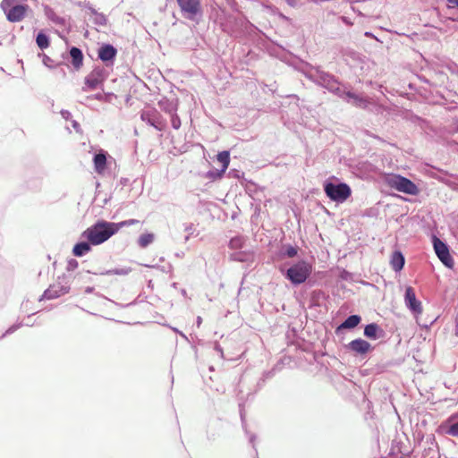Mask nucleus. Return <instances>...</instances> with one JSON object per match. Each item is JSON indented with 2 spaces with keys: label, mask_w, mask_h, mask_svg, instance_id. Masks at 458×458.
<instances>
[{
  "label": "nucleus",
  "mask_w": 458,
  "mask_h": 458,
  "mask_svg": "<svg viewBox=\"0 0 458 458\" xmlns=\"http://www.w3.org/2000/svg\"><path fill=\"white\" fill-rule=\"evenodd\" d=\"M363 335L370 340H378L385 335V331L377 323H369L365 326Z\"/></svg>",
  "instance_id": "16"
},
{
  "label": "nucleus",
  "mask_w": 458,
  "mask_h": 458,
  "mask_svg": "<svg viewBox=\"0 0 458 458\" xmlns=\"http://www.w3.org/2000/svg\"><path fill=\"white\" fill-rule=\"evenodd\" d=\"M191 227H192V225H191H191H186V227H185V231H190V230H191Z\"/></svg>",
  "instance_id": "53"
},
{
  "label": "nucleus",
  "mask_w": 458,
  "mask_h": 458,
  "mask_svg": "<svg viewBox=\"0 0 458 458\" xmlns=\"http://www.w3.org/2000/svg\"><path fill=\"white\" fill-rule=\"evenodd\" d=\"M158 106L162 111L168 114H174L177 112L178 104L177 101H171L167 98H163L158 102Z\"/></svg>",
  "instance_id": "22"
},
{
  "label": "nucleus",
  "mask_w": 458,
  "mask_h": 458,
  "mask_svg": "<svg viewBox=\"0 0 458 458\" xmlns=\"http://www.w3.org/2000/svg\"><path fill=\"white\" fill-rule=\"evenodd\" d=\"M154 239L155 235L152 233H142L138 239V245L143 249L147 248L154 242Z\"/></svg>",
  "instance_id": "25"
},
{
  "label": "nucleus",
  "mask_w": 458,
  "mask_h": 458,
  "mask_svg": "<svg viewBox=\"0 0 458 458\" xmlns=\"http://www.w3.org/2000/svg\"><path fill=\"white\" fill-rule=\"evenodd\" d=\"M365 35H366V36H370V35H371V33H370V32H366V33H365Z\"/></svg>",
  "instance_id": "57"
},
{
  "label": "nucleus",
  "mask_w": 458,
  "mask_h": 458,
  "mask_svg": "<svg viewBox=\"0 0 458 458\" xmlns=\"http://www.w3.org/2000/svg\"><path fill=\"white\" fill-rule=\"evenodd\" d=\"M450 4H452V7H458V0H447Z\"/></svg>",
  "instance_id": "47"
},
{
  "label": "nucleus",
  "mask_w": 458,
  "mask_h": 458,
  "mask_svg": "<svg viewBox=\"0 0 458 458\" xmlns=\"http://www.w3.org/2000/svg\"><path fill=\"white\" fill-rule=\"evenodd\" d=\"M456 130L458 131V120H457V123H456Z\"/></svg>",
  "instance_id": "61"
},
{
  "label": "nucleus",
  "mask_w": 458,
  "mask_h": 458,
  "mask_svg": "<svg viewBox=\"0 0 458 458\" xmlns=\"http://www.w3.org/2000/svg\"><path fill=\"white\" fill-rule=\"evenodd\" d=\"M298 249L291 244L284 245L281 250V255L287 258H293L297 255Z\"/></svg>",
  "instance_id": "28"
},
{
  "label": "nucleus",
  "mask_w": 458,
  "mask_h": 458,
  "mask_svg": "<svg viewBox=\"0 0 458 458\" xmlns=\"http://www.w3.org/2000/svg\"><path fill=\"white\" fill-rule=\"evenodd\" d=\"M445 433L449 436L458 437V419L450 423L445 429Z\"/></svg>",
  "instance_id": "34"
},
{
  "label": "nucleus",
  "mask_w": 458,
  "mask_h": 458,
  "mask_svg": "<svg viewBox=\"0 0 458 458\" xmlns=\"http://www.w3.org/2000/svg\"><path fill=\"white\" fill-rule=\"evenodd\" d=\"M127 182H128V179H126V178H121V180H120V183H121L122 185H126V184H127Z\"/></svg>",
  "instance_id": "52"
},
{
  "label": "nucleus",
  "mask_w": 458,
  "mask_h": 458,
  "mask_svg": "<svg viewBox=\"0 0 458 458\" xmlns=\"http://www.w3.org/2000/svg\"><path fill=\"white\" fill-rule=\"evenodd\" d=\"M196 323H197V327H199L202 323V318L201 317H197V319H196Z\"/></svg>",
  "instance_id": "51"
},
{
  "label": "nucleus",
  "mask_w": 458,
  "mask_h": 458,
  "mask_svg": "<svg viewBox=\"0 0 458 458\" xmlns=\"http://www.w3.org/2000/svg\"><path fill=\"white\" fill-rule=\"evenodd\" d=\"M339 98L352 105L353 106L361 109H367L370 104L368 98L355 94L354 92L349 90L347 86L344 87V94H341Z\"/></svg>",
  "instance_id": "11"
},
{
  "label": "nucleus",
  "mask_w": 458,
  "mask_h": 458,
  "mask_svg": "<svg viewBox=\"0 0 458 458\" xmlns=\"http://www.w3.org/2000/svg\"><path fill=\"white\" fill-rule=\"evenodd\" d=\"M346 349L355 355L364 356L370 352L373 347L368 341L362 338H357L351 341L346 345Z\"/></svg>",
  "instance_id": "13"
},
{
  "label": "nucleus",
  "mask_w": 458,
  "mask_h": 458,
  "mask_svg": "<svg viewBox=\"0 0 458 458\" xmlns=\"http://www.w3.org/2000/svg\"><path fill=\"white\" fill-rule=\"evenodd\" d=\"M216 159L222 165L221 169L226 171L230 164V152L228 150H223L219 152L216 156Z\"/></svg>",
  "instance_id": "26"
},
{
  "label": "nucleus",
  "mask_w": 458,
  "mask_h": 458,
  "mask_svg": "<svg viewBox=\"0 0 458 458\" xmlns=\"http://www.w3.org/2000/svg\"><path fill=\"white\" fill-rule=\"evenodd\" d=\"M390 264L394 271L400 272L405 264L403 254L400 250H394L392 254Z\"/></svg>",
  "instance_id": "21"
},
{
  "label": "nucleus",
  "mask_w": 458,
  "mask_h": 458,
  "mask_svg": "<svg viewBox=\"0 0 458 458\" xmlns=\"http://www.w3.org/2000/svg\"><path fill=\"white\" fill-rule=\"evenodd\" d=\"M42 56H43L42 62H43L44 65H46L47 67H48L50 69H53L54 67H55V65H54V61L52 58H50L48 55H47L45 54H43Z\"/></svg>",
  "instance_id": "39"
},
{
  "label": "nucleus",
  "mask_w": 458,
  "mask_h": 458,
  "mask_svg": "<svg viewBox=\"0 0 458 458\" xmlns=\"http://www.w3.org/2000/svg\"><path fill=\"white\" fill-rule=\"evenodd\" d=\"M240 416H241V420H242V428L245 430V432L248 434V431H247V428H246V422H245L243 409H242V404H240Z\"/></svg>",
  "instance_id": "42"
},
{
  "label": "nucleus",
  "mask_w": 458,
  "mask_h": 458,
  "mask_svg": "<svg viewBox=\"0 0 458 458\" xmlns=\"http://www.w3.org/2000/svg\"><path fill=\"white\" fill-rule=\"evenodd\" d=\"M69 55L71 58L72 65L75 70L81 69V67L83 65V53L81 48L77 47H72L69 49Z\"/></svg>",
  "instance_id": "19"
},
{
  "label": "nucleus",
  "mask_w": 458,
  "mask_h": 458,
  "mask_svg": "<svg viewBox=\"0 0 458 458\" xmlns=\"http://www.w3.org/2000/svg\"><path fill=\"white\" fill-rule=\"evenodd\" d=\"M35 40L41 50L47 49L50 46V38L43 30L38 32Z\"/></svg>",
  "instance_id": "23"
},
{
  "label": "nucleus",
  "mask_w": 458,
  "mask_h": 458,
  "mask_svg": "<svg viewBox=\"0 0 458 458\" xmlns=\"http://www.w3.org/2000/svg\"><path fill=\"white\" fill-rule=\"evenodd\" d=\"M140 221L137 219H128L119 223H114V225H116V227L114 226L115 233H117L123 227L138 225Z\"/></svg>",
  "instance_id": "31"
},
{
  "label": "nucleus",
  "mask_w": 458,
  "mask_h": 458,
  "mask_svg": "<svg viewBox=\"0 0 458 458\" xmlns=\"http://www.w3.org/2000/svg\"><path fill=\"white\" fill-rule=\"evenodd\" d=\"M181 293H182V294L183 296H185V295H186V290H185V289H182Z\"/></svg>",
  "instance_id": "55"
},
{
  "label": "nucleus",
  "mask_w": 458,
  "mask_h": 458,
  "mask_svg": "<svg viewBox=\"0 0 458 458\" xmlns=\"http://www.w3.org/2000/svg\"><path fill=\"white\" fill-rule=\"evenodd\" d=\"M114 226V222L97 220L82 232L81 238L89 241L93 246L100 245L116 233Z\"/></svg>",
  "instance_id": "1"
},
{
  "label": "nucleus",
  "mask_w": 458,
  "mask_h": 458,
  "mask_svg": "<svg viewBox=\"0 0 458 458\" xmlns=\"http://www.w3.org/2000/svg\"><path fill=\"white\" fill-rule=\"evenodd\" d=\"M64 280V276H63L62 278L58 277V282L54 284H51L47 290H45L43 294L40 296L39 301L56 299L69 293L70 285L67 284V283L63 284Z\"/></svg>",
  "instance_id": "9"
},
{
  "label": "nucleus",
  "mask_w": 458,
  "mask_h": 458,
  "mask_svg": "<svg viewBox=\"0 0 458 458\" xmlns=\"http://www.w3.org/2000/svg\"><path fill=\"white\" fill-rule=\"evenodd\" d=\"M131 271L130 268H115V269H109L106 270L104 272H100V275H119V276H125Z\"/></svg>",
  "instance_id": "32"
},
{
  "label": "nucleus",
  "mask_w": 458,
  "mask_h": 458,
  "mask_svg": "<svg viewBox=\"0 0 458 458\" xmlns=\"http://www.w3.org/2000/svg\"><path fill=\"white\" fill-rule=\"evenodd\" d=\"M117 55V49L109 43L102 44L98 50V57L106 65L113 64Z\"/></svg>",
  "instance_id": "14"
},
{
  "label": "nucleus",
  "mask_w": 458,
  "mask_h": 458,
  "mask_svg": "<svg viewBox=\"0 0 458 458\" xmlns=\"http://www.w3.org/2000/svg\"><path fill=\"white\" fill-rule=\"evenodd\" d=\"M179 335H180L182 338H184V339H186V340H187V336H186L182 332H179Z\"/></svg>",
  "instance_id": "54"
},
{
  "label": "nucleus",
  "mask_w": 458,
  "mask_h": 458,
  "mask_svg": "<svg viewBox=\"0 0 458 458\" xmlns=\"http://www.w3.org/2000/svg\"><path fill=\"white\" fill-rule=\"evenodd\" d=\"M80 6L85 8V9H88L90 13L94 16L96 15L98 12L92 6V4L89 3V2H87V1H84V2H81L79 4Z\"/></svg>",
  "instance_id": "37"
},
{
  "label": "nucleus",
  "mask_w": 458,
  "mask_h": 458,
  "mask_svg": "<svg viewBox=\"0 0 458 458\" xmlns=\"http://www.w3.org/2000/svg\"><path fill=\"white\" fill-rule=\"evenodd\" d=\"M171 328H172L173 331H174L175 333L179 334L180 331L177 328H175V327H171Z\"/></svg>",
  "instance_id": "56"
},
{
  "label": "nucleus",
  "mask_w": 458,
  "mask_h": 458,
  "mask_svg": "<svg viewBox=\"0 0 458 458\" xmlns=\"http://www.w3.org/2000/svg\"><path fill=\"white\" fill-rule=\"evenodd\" d=\"M140 118L143 122L147 123L157 131H163L166 126L165 120L163 118L161 114L154 108L142 111Z\"/></svg>",
  "instance_id": "10"
},
{
  "label": "nucleus",
  "mask_w": 458,
  "mask_h": 458,
  "mask_svg": "<svg viewBox=\"0 0 458 458\" xmlns=\"http://www.w3.org/2000/svg\"><path fill=\"white\" fill-rule=\"evenodd\" d=\"M455 335L458 336V327L455 330Z\"/></svg>",
  "instance_id": "58"
},
{
  "label": "nucleus",
  "mask_w": 458,
  "mask_h": 458,
  "mask_svg": "<svg viewBox=\"0 0 458 458\" xmlns=\"http://www.w3.org/2000/svg\"><path fill=\"white\" fill-rule=\"evenodd\" d=\"M48 18L57 25H64L65 20L63 17L57 16L55 13L48 14Z\"/></svg>",
  "instance_id": "38"
},
{
  "label": "nucleus",
  "mask_w": 458,
  "mask_h": 458,
  "mask_svg": "<svg viewBox=\"0 0 458 458\" xmlns=\"http://www.w3.org/2000/svg\"><path fill=\"white\" fill-rule=\"evenodd\" d=\"M343 19H344V21L345 22H348V20H346V18H345V17H343Z\"/></svg>",
  "instance_id": "59"
},
{
  "label": "nucleus",
  "mask_w": 458,
  "mask_h": 458,
  "mask_svg": "<svg viewBox=\"0 0 458 458\" xmlns=\"http://www.w3.org/2000/svg\"><path fill=\"white\" fill-rule=\"evenodd\" d=\"M244 238L242 235L233 237L229 241V248L232 250H240L243 247Z\"/></svg>",
  "instance_id": "29"
},
{
  "label": "nucleus",
  "mask_w": 458,
  "mask_h": 458,
  "mask_svg": "<svg viewBox=\"0 0 458 458\" xmlns=\"http://www.w3.org/2000/svg\"><path fill=\"white\" fill-rule=\"evenodd\" d=\"M106 80L105 70L101 67H95L89 74L85 77L83 91L98 89Z\"/></svg>",
  "instance_id": "8"
},
{
  "label": "nucleus",
  "mask_w": 458,
  "mask_h": 458,
  "mask_svg": "<svg viewBox=\"0 0 458 458\" xmlns=\"http://www.w3.org/2000/svg\"><path fill=\"white\" fill-rule=\"evenodd\" d=\"M404 302L413 315H419L422 312L421 302L417 299L415 291L411 286H407L405 289Z\"/></svg>",
  "instance_id": "12"
},
{
  "label": "nucleus",
  "mask_w": 458,
  "mask_h": 458,
  "mask_svg": "<svg viewBox=\"0 0 458 458\" xmlns=\"http://www.w3.org/2000/svg\"><path fill=\"white\" fill-rule=\"evenodd\" d=\"M214 350H215L217 353H219V355H220L221 357H223V356H224L223 348H222V347H221V345H220L218 343H216V342L215 343Z\"/></svg>",
  "instance_id": "44"
},
{
  "label": "nucleus",
  "mask_w": 458,
  "mask_h": 458,
  "mask_svg": "<svg viewBox=\"0 0 458 458\" xmlns=\"http://www.w3.org/2000/svg\"><path fill=\"white\" fill-rule=\"evenodd\" d=\"M94 291H95V288L92 286H87L84 290L85 293H87V294L93 293Z\"/></svg>",
  "instance_id": "45"
},
{
  "label": "nucleus",
  "mask_w": 458,
  "mask_h": 458,
  "mask_svg": "<svg viewBox=\"0 0 458 458\" xmlns=\"http://www.w3.org/2000/svg\"><path fill=\"white\" fill-rule=\"evenodd\" d=\"M22 323H17L13 326H11L2 335H0V339H3L8 335H11L14 333L17 329H19L21 327H22Z\"/></svg>",
  "instance_id": "36"
},
{
  "label": "nucleus",
  "mask_w": 458,
  "mask_h": 458,
  "mask_svg": "<svg viewBox=\"0 0 458 458\" xmlns=\"http://www.w3.org/2000/svg\"><path fill=\"white\" fill-rule=\"evenodd\" d=\"M387 182L392 188L400 192L409 195H417L419 193L418 186L411 180L404 176L393 174L388 178Z\"/></svg>",
  "instance_id": "5"
},
{
  "label": "nucleus",
  "mask_w": 458,
  "mask_h": 458,
  "mask_svg": "<svg viewBox=\"0 0 458 458\" xmlns=\"http://www.w3.org/2000/svg\"><path fill=\"white\" fill-rule=\"evenodd\" d=\"M92 243L89 241H80L72 248V254L75 257H83L91 250Z\"/></svg>",
  "instance_id": "20"
},
{
  "label": "nucleus",
  "mask_w": 458,
  "mask_h": 458,
  "mask_svg": "<svg viewBox=\"0 0 458 458\" xmlns=\"http://www.w3.org/2000/svg\"><path fill=\"white\" fill-rule=\"evenodd\" d=\"M306 77L338 98L341 94H344V87H346V85H342L334 74L323 71L318 66L312 67L310 71L307 72Z\"/></svg>",
  "instance_id": "2"
},
{
  "label": "nucleus",
  "mask_w": 458,
  "mask_h": 458,
  "mask_svg": "<svg viewBox=\"0 0 458 458\" xmlns=\"http://www.w3.org/2000/svg\"><path fill=\"white\" fill-rule=\"evenodd\" d=\"M432 244L436 255L437 256L439 260L444 264V266L448 268H453L454 261L452 255L450 254L448 245L435 235L432 237Z\"/></svg>",
  "instance_id": "7"
},
{
  "label": "nucleus",
  "mask_w": 458,
  "mask_h": 458,
  "mask_svg": "<svg viewBox=\"0 0 458 458\" xmlns=\"http://www.w3.org/2000/svg\"><path fill=\"white\" fill-rule=\"evenodd\" d=\"M18 0H3L1 3V8L2 10L7 9L11 6H14Z\"/></svg>",
  "instance_id": "41"
},
{
  "label": "nucleus",
  "mask_w": 458,
  "mask_h": 458,
  "mask_svg": "<svg viewBox=\"0 0 458 458\" xmlns=\"http://www.w3.org/2000/svg\"><path fill=\"white\" fill-rule=\"evenodd\" d=\"M255 438H256V436L254 434L250 435L249 440H250V443H251L253 446H254Z\"/></svg>",
  "instance_id": "49"
},
{
  "label": "nucleus",
  "mask_w": 458,
  "mask_h": 458,
  "mask_svg": "<svg viewBox=\"0 0 458 458\" xmlns=\"http://www.w3.org/2000/svg\"><path fill=\"white\" fill-rule=\"evenodd\" d=\"M106 157L107 153L103 149H100L93 157L94 169L98 174H102L106 168Z\"/></svg>",
  "instance_id": "17"
},
{
  "label": "nucleus",
  "mask_w": 458,
  "mask_h": 458,
  "mask_svg": "<svg viewBox=\"0 0 458 458\" xmlns=\"http://www.w3.org/2000/svg\"><path fill=\"white\" fill-rule=\"evenodd\" d=\"M27 4H17L14 6H11L7 9L3 10L6 15V19L11 22L21 21L26 15L28 10Z\"/></svg>",
  "instance_id": "15"
},
{
  "label": "nucleus",
  "mask_w": 458,
  "mask_h": 458,
  "mask_svg": "<svg viewBox=\"0 0 458 458\" xmlns=\"http://www.w3.org/2000/svg\"><path fill=\"white\" fill-rule=\"evenodd\" d=\"M225 173V171H224L223 169L212 168L205 174V178L209 179L211 181H216L217 179H221L224 176Z\"/></svg>",
  "instance_id": "27"
},
{
  "label": "nucleus",
  "mask_w": 458,
  "mask_h": 458,
  "mask_svg": "<svg viewBox=\"0 0 458 458\" xmlns=\"http://www.w3.org/2000/svg\"><path fill=\"white\" fill-rule=\"evenodd\" d=\"M63 75L65 76V72L62 70Z\"/></svg>",
  "instance_id": "60"
},
{
  "label": "nucleus",
  "mask_w": 458,
  "mask_h": 458,
  "mask_svg": "<svg viewBox=\"0 0 458 458\" xmlns=\"http://www.w3.org/2000/svg\"><path fill=\"white\" fill-rule=\"evenodd\" d=\"M323 189L327 197L336 203H344L352 194L351 187L335 177L325 181Z\"/></svg>",
  "instance_id": "4"
},
{
  "label": "nucleus",
  "mask_w": 458,
  "mask_h": 458,
  "mask_svg": "<svg viewBox=\"0 0 458 458\" xmlns=\"http://www.w3.org/2000/svg\"><path fill=\"white\" fill-rule=\"evenodd\" d=\"M360 321L361 317L360 315H350L336 327L335 333L339 334L343 329H353Z\"/></svg>",
  "instance_id": "18"
},
{
  "label": "nucleus",
  "mask_w": 458,
  "mask_h": 458,
  "mask_svg": "<svg viewBox=\"0 0 458 458\" xmlns=\"http://www.w3.org/2000/svg\"><path fill=\"white\" fill-rule=\"evenodd\" d=\"M325 300V293L322 290H314L310 293V306H320Z\"/></svg>",
  "instance_id": "24"
},
{
  "label": "nucleus",
  "mask_w": 458,
  "mask_h": 458,
  "mask_svg": "<svg viewBox=\"0 0 458 458\" xmlns=\"http://www.w3.org/2000/svg\"><path fill=\"white\" fill-rule=\"evenodd\" d=\"M60 114H61L62 117H63L64 120H66V121H68V120H71V119H72V114H71V112H70V111H68V110H61Z\"/></svg>",
  "instance_id": "43"
},
{
  "label": "nucleus",
  "mask_w": 458,
  "mask_h": 458,
  "mask_svg": "<svg viewBox=\"0 0 458 458\" xmlns=\"http://www.w3.org/2000/svg\"><path fill=\"white\" fill-rule=\"evenodd\" d=\"M113 96L112 93H97L91 96L87 97L88 99H96L102 102H108L110 101V98Z\"/></svg>",
  "instance_id": "33"
},
{
  "label": "nucleus",
  "mask_w": 458,
  "mask_h": 458,
  "mask_svg": "<svg viewBox=\"0 0 458 458\" xmlns=\"http://www.w3.org/2000/svg\"><path fill=\"white\" fill-rule=\"evenodd\" d=\"M108 22V19L106 14L102 13H98L94 15L93 23L98 26H106Z\"/></svg>",
  "instance_id": "30"
},
{
  "label": "nucleus",
  "mask_w": 458,
  "mask_h": 458,
  "mask_svg": "<svg viewBox=\"0 0 458 458\" xmlns=\"http://www.w3.org/2000/svg\"><path fill=\"white\" fill-rule=\"evenodd\" d=\"M312 265L305 259L293 264L285 271L281 269L284 276L293 284L299 285L306 282L312 273Z\"/></svg>",
  "instance_id": "3"
},
{
  "label": "nucleus",
  "mask_w": 458,
  "mask_h": 458,
  "mask_svg": "<svg viewBox=\"0 0 458 458\" xmlns=\"http://www.w3.org/2000/svg\"><path fill=\"white\" fill-rule=\"evenodd\" d=\"M78 266H79L78 261L76 259H71L67 262L66 269L68 271H73V270H75L78 267Z\"/></svg>",
  "instance_id": "40"
},
{
  "label": "nucleus",
  "mask_w": 458,
  "mask_h": 458,
  "mask_svg": "<svg viewBox=\"0 0 458 458\" xmlns=\"http://www.w3.org/2000/svg\"><path fill=\"white\" fill-rule=\"evenodd\" d=\"M171 125L174 130H178L181 127V119L177 114V112L171 115Z\"/></svg>",
  "instance_id": "35"
},
{
  "label": "nucleus",
  "mask_w": 458,
  "mask_h": 458,
  "mask_svg": "<svg viewBox=\"0 0 458 458\" xmlns=\"http://www.w3.org/2000/svg\"><path fill=\"white\" fill-rule=\"evenodd\" d=\"M72 127L78 131L80 129V123L77 121L72 120Z\"/></svg>",
  "instance_id": "46"
},
{
  "label": "nucleus",
  "mask_w": 458,
  "mask_h": 458,
  "mask_svg": "<svg viewBox=\"0 0 458 458\" xmlns=\"http://www.w3.org/2000/svg\"><path fill=\"white\" fill-rule=\"evenodd\" d=\"M184 17L190 21H198L202 16L200 0H176Z\"/></svg>",
  "instance_id": "6"
},
{
  "label": "nucleus",
  "mask_w": 458,
  "mask_h": 458,
  "mask_svg": "<svg viewBox=\"0 0 458 458\" xmlns=\"http://www.w3.org/2000/svg\"><path fill=\"white\" fill-rule=\"evenodd\" d=\"M290 6L295 5V0H284Z\"/></svg>",
  "instance_id": "50"
},
{
  "label": "nucleus",
  "mask_w": 458,
  "mask_h": 458,
  "mask_svg": "<svg viewBox=\"0 0 458 458\" xmlns=\"http://www.w3.org/2000/svg\"><path fill=\"white\" fill-rule=\"evenodd\" d=\"M229 174H232L233 177H239V171H237V170H231L229 172Z\"/></svg>",
  "instance_id": "48"
}]
</instances>
